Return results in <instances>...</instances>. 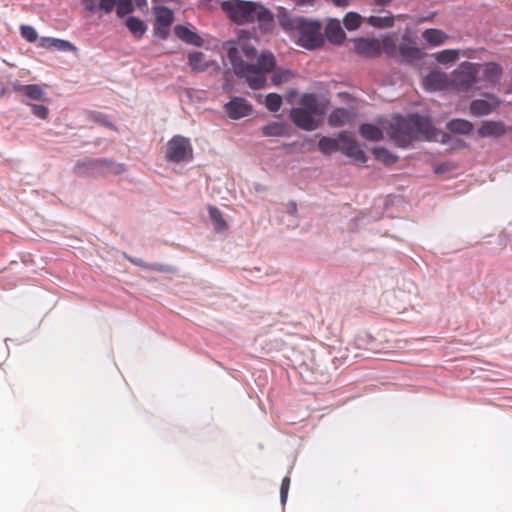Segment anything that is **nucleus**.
<instances>
[{
  "label": "nucleus",
  "mask_w": 512,
  "mask_h": 512,
  "mask_svg": "<svg viewBox=\"0 0 512 512\" xmlns=\"http://www.w3.org/2000/svg\"><path fill=\"white\" fill-rule=\"evenodd\" d=\"M251 37L252 34L250 31L240 30L238 41H228L224 44V48L227 51V56L234 73L238 77L245 78L248 85L256 90L264 87L266 75L274 69L276 60L272 53L263 52L259 56L257 64L244 62L240 56V51H242L247 59H253L256 56L255 47L243 43L244 40L250 39Z\"/></svg>",
  "instance_id": "f257e3e1"
},
{
  "label": "nucleus",
  "mask_w": 512,
  "mask_h": 512,
  "mask_svg": "<svg viewBox=\"0 0 512 512\" xmlns=\"http://www.w3.org/2000/svg\"><path fill=\"white\" fill-rule=\"evenodd\" d=\"M222 11L238 25L257 23L263 33L272 30L274 15L264 5L254 1L225 0L221 3Z\"/></svg>",
  "instance_id": "f03ea898"
},
{
  "label": "nucleus",
  "mask_w": 512,
  "mask_h": 512,
  "mask_svg": "<svg viewBox=\"0 0 512 512\" xmlns=\"http://www.w3.org/2000/svg\"><path fill=\"white\" fill-rule=\"evenodd\" d=\"M388 135L398 147H408L418 139H430L434 135L431 121L424 116L397 117L390 124Z\"/></svg>",
  "instance_id": "7ed1b4c3"
},
{
  "label": "nucleus",
  "mask_w": 512,
  "mask_h": 512,
  "mask_svg": "<svg viewBox=\"0 0 512 512\" xmlns=\"http://www.w3.org/2000/svg\"><path fill=\"white\" fill-rule=\"evenodd\" d=\"M289 27L298 32L299 44L302 47L312 50L323 45L319 21L296 17L289 21Z\"/></svg>",
  "instance_id": "20e7f679"
},
{
  "label": "nucleus",
  "mask_w": 512,
  "mask_h": 512,
  "mask_svg": "<svg viewBox=\"0 0 512 512\" xmlns=\"http://www.w3.org/2000/svg\"><path fill=\"white\" fill-rule=\"evenodd\" d=\"M165 158L173 163H185L193 160V147L189 140L181 135L173 136L166 144Z\"/></svg>",
  "instance_id": "39448f33"
},
{
  "label": "nucleus",
  "mask_w": 512,
  "mask_h": 512,
  "mask_svg": "<svg viewBox=\"0 0 512 512\" xmlns=\"http://www.w3.org/2000/svg\"><path fill=\"white\" fill-rule=\"evenodd\" d=\"M475 63L464 61L450 75V88L458 92H468L477 84Z\"/></svg>",
  "instance_id": "423d86ee"
},
{
  "label": "nucleus",
  "mask_w": 512,
  "mask_h": 512,
  "mask_svg": "<svg viewBox=\"0 0 512 512\" xmlns=\"http://www.w3.org/2000/svg\"><path fill=\"white\" fill-rule=\"evenodd\" d=\"M475 66L477 83H481L484 88H494L499 85L503 75V68L499 63H475Z\"/></svg>",
  "instance_id": "0eeeda50"
},
{
  "label": "nucleus",
  "mask_w": 512,
  "mask_h": 512,
  "mask_svg": "<svg viewBox=\"0 0 512 512\" xmlns=\"http://www.w3.org/2000/svg\"><path fill=\"white\" fill-rule=\"evenodd\" d=\"M155 21L153 25L154 35L165 40L170 34V27L174 22L173 11L165 6H155L153 8Z\"/></svg>",
  "instance_id": "6e6552de"
},
{
  "label": "nucleus",
  "mask_w": 512,
  "mask_h": 512,
  "mask_svg": "<svg viewBox=\"0 0 512 512\" xmlns=\"http://www.w3.org/2000/svg\"><path fill=\"white\" fill-rule=\"evenodd\" d=\"M501 104L500 99L490 93L485 94V99H475L470 103V113L475 117H481L491 114Z\"/></svg>",
  "instance_id": "1a4fd4ad"
},
{
  "label": "nucleus",
  "mask_w": 512,
  "mask_h": 512,
  "mask_svg": "<svg viewBox=\"0 0 512 512\" xmlns=\"http://www.w3.org/2000/svg\"><path fill=\"white\" fill-rule=\"evenodd\" d=\"M340 140V151L347 157L353 158L359 163H365L367 157L365 153L360 149L357 142L348 135L347 132L339 133Z\"/></svg>",
  "instance_id": "9d476101"
},
{
  "label": "nucleus",
  "mask_w": 512,
  "mask_h": 512,
  "mask_svg": "<svg viewBox=\"0 0 512 512\" xmlns=\"http://www.w3.org/2000/svg\"><path fill=\"white\" fill-rule=\"evenodd\" d=\"M353 43L355 52L361 56L375 58L381 54V43L376 38H356Z\"/></svg>",
  "instance_id": "9b49d317"
},
{
  "label": "nucleus",
  "mask_w": 512,
  "mask_h": 512,
  "mask_svg": "<svg viewBox=\"0 0 512 512\" xmlns=\"http://www.w3.org/2000/svg\"><path fill=\"white\" fill-rule=\"evenodd\" d=\"M423 87L430 92L442 91L450 88V76L442 71H431L423 79Z\"/></svg>",
  "instance_id": "f8f14e48"
},
{
  "label": "nucleus",
  "mask_w": 512,
  "mask_h": 512,
  "mask_svg": "<svg viewBox=\"0 0 512 512\" xmlns=\"http://www.w3.org/2000/svg\"><path fill=\"white\" fill-rule=\"evenodd\" d=\"M226 113L231 119L238 120L249 116L252 113V106L241 97H234L224 106Z\"/></svg>",
  "instance_id": "ddd939ff"
},
{
  "label": "nucleus",
  "mask_w": 512,
  "mask_h": 512,
  "mask_svg": "<svg viewBox=\"0 0 512 512\" xmlns=\"http://www.w3.org/2000/svg\"><path fill=\"white\" fill-rule=\"evenodd\" d=\"M290 117L297 127L306 131H313L319 125L316 115L305 110L302 111V109L293 108L290 112Z\"/></svg>",
  "instance_id": "4468645a"
},
{
  "label": "nucleus",
  "mask_w": 512,
  "mask_h": 512,
  "mask_svg": "<svg viewBox=\"0 0 512 512\" xmlns=\"http://www.w3.org/2000/svg\"><path fill=\"white\" fill-rule=\"evenodd\" d=\"M508 131H512V128L507 129L502 121H484L478 129V135L484 137H496L499 138L505 135Z\"/></svg>",
  "instance_id": "2eb2a0df"
},
{
  "label": "nucleus",
  "mask_w": 512,
  "mask_h": 512,
  "mask_svg": "<svg viewBox=\"0 0 512 512\" xmlns=\"http://www.w3.org/2000/svg\"><path fill=\"white\" fill-rule=\"evenodd\" d=\"M297 109L305 110L319 117L324 113V107L319 103L317 97L309 93L301 97Z\"/></svg>",
  "instance_id": "dca6fc26"
},
{
  "label": "nucleus",
  "mask_w": 512,
  "mask_h": 512,
  "mask_svg": "<svg viewBox=\"0 0 512 512\" xmlns=\"http://www.w3.org/2000/svg\"><path fill=\"white\" fill-rule=\"evenodd\" d=\"M15 92L21 93L31 100L44 101L45 92L42 87L38 84L20 85L15 84L13 86Z\"/></svg>",
  "instance_id": "f3484780"
},
{
  "label": "nucleus",
  "mask_w": 512,
  "mask_h": 512,
  "mask_svg": "<svg viewBox=\"0 0 512 512\" xmlns=\"http://www.w3.org/2000/svg\"><path fill=\"white\" fill-rule=\"evenodd\" d=\"M188 64L193 72L199 73L208 70L214 62L208 61L204 53L195 51L188 55Z\"/></svg>",
  "instance_id": "a211bd4d"
},
{
  "label": "nucleus",
  "mask_w": 512,
  "mask_h": 512,
  "mask_svg": "<svg viewBox=\"0 0 512 512\" xmlns=\"http://www.w3.org/2000/svg\"><path fill=\"white\" fill-rule=\"evenodd\" d=\"M325 35L327 39L334 44H341L346 36L340 22L336 19H332L328 22L325 28Z\"/></svg>",
  "instance_id": "6ab92c4d"
},
{
  "label": "nucleus",
  "mask_w": 512,
  "mask_h": 512,
  "mask_svg": "<svg viewBox=\"0 0 512 512\" xmlns=\"http://www.w3.org/2000/svg\"><path fill=\"white\" fill-rule=\"evenodd\" d=\"M174 33L180 40L187 44L194 46H201L203 44V39L186 26L176 25L174 27Z\"/></svg>",
  "instance_id": "aec40b11"
},
{
  "label": "nucleus",
  "mask_w": 512,
  "mask_h": 512,
  "mask_svg": "<svg viewBox=\"0 0 512 512\" xmlns=\"http://www.w3.org/2000/svg\"><path fill=\"white\" fill-rule=\"evenodd\" d=\"M353 114L345 108H336L328 117V124L331 127H341L352 121Z\"/></svg>",
  "instance_id": "412c9836"
},
{
  "label": "nucleus",
  "mask_w": 512,
  "mask_h": 512,
  "mask_svg": "<svg viewBox=\"0 0 512 512\" xmlns=\"http://www.w3.org/2000/svg\"><path fill=\"white\" fill-rule=\"evenodd\" d=\"M399 53L402 59L408 63L421 60L425 56V53L422 51V49L408 44H401L399 46Z\"/></svg>",
  "instance_id": "4be33fe9"
},
{
  "label": "nucleus",
  "mask_w": 512,
  "mask_h": 512,
  "mask_svg": "<svg viewBox=\"0 0 512 512\" xmlns=\"http://www.w3.org/2000/svg\"><path fill=\"white\" fill-rule=\"evenodd\" d=\"M423 39L431 46H440L446 42L449 35L440 29H426L422 33Z\"/></svg>",
  "instance_id": "5701e85b"
},
{
  "label": "nucleus",
  "mask_w": 512,
  "mask_h": 512,
  "mask_svg": "<svg viewBox=\"0 0 512 512\" xmlns=\"http://www.w3.org/2000/svg\"><path fill=\"white\" fill-rule=\"evenodd\" d=\"M126 27L128 30L133 34V36L137 39H140L143 37V35L147 31V26L141 19L130 16L126 19Z\"/></svg>",
  "instance_id": "b1692460"
},
{
  "label": "nucleus",
  "mask_w": 512,
  "mask_h": 512,
  "mask_svg": "<svg viewBox=\"0 0 512 512\" xmlns=\"http://www.w3.org/2000/svg\"><path fill=\"white\" fill-rule=\"evenodd\" d=\"M318 149L325 155H329L333 152H337L340 149L339 136L337 138H331L323 136L318 142Z\"/></svg>",
  "instance_id": "393cba45"
},
{
  "label": "nucleus",
  "mask_w": 512,
  "mask_h": 512,
  "mask_svg": "<svg viewBox=\"0 0 512 512\" xmlns=\"http://www.w3.org/2000/svg\"><path fill=\"white\" fill-rule=\"evenodd\" d=\"M460 56L458 49H445L433 55L434 59L442 65L455 63Z\"/></svg>",
  "instance_id": "a878e982"
},
{
  "label": "nucleus",
  "mask_w": 512,
  "mask_h": 512,
  "mask_svg": "<svg viewBox=\"0 0 512 512\" xmlns=\"http://www.w3.org/2000/svg\"><path fill=\"white\" fill-rule=\"evenodd\" d=\"M473 127V124L465 119H453L447 123V129L458 134H469Z\"/></svg>",
  "instance_id": "bb28decb"
},
{
  "label": "nucleus",
  "mask_w": 512,
  "mask_h": 512,
  "mask_svg": "<svg viewBox=\"0 0 512 512\" xmlns=\"http://www.w3.org/2000/svg\"><path fill=\"white\" fill-rule=\"evenodd\" d=\"M386 16H369L366 18V22L374 28H391L394 26V17L390 12H387Z\"/></svg>",
  "instance_id": "cd10ccee"
},
{
  "label": "nucleus",
  "mask_w": 512,
  "mask_h": 512,
  "mask_svg": "<svg viewBox=\"0 0 512 512\" xmlns=\"http://www.w3.org/2000/svg\"><path fill=\"white\" fill-rule=\"evenodd\" d=\"M359 132L362 137L370 141H379L383 138L382 130L372 124H362Z\"/></svg>",
  "instance_id": "c85d7f7f"
},
{
  "label": "nucleus",
  "mask_w": 512,
  "mask_h": 512,
  "mask_svg": "<svg viewBox=\"0 0 512 512\" xmlns=\"http://www.w3.org/2000/svg\"><path fill=\"white\" fill-rule=\"evenodd\" d=\"M287 134V127L280 122H272L262 128V135L265 137H281Z\"/></svg>",
  "instance_id": "c756f323"
},
{
  "label": "nucleus",
  "mask_w": 512,
  "mask_h": 512,
  "mask_svg": "<svg viewBox=\"0 0 512 512\" xmlns=\"http://www.w3.org/2000/svg\"><path fill=\"white\" fill-rule=\"evenodd\" d=\"M209 216L216 231H224L227 229V223L218 208L210 206Z\"/></svg>",
  "instance_id": "7c9ffc66"
},
{
  "label": "nucleus",
  "mask_w": 512,
  "mask_h": 512,
  "mask_svg": "<svg viewBox=\"0 0 512 512\" xmlns=\"http://www.w3.org/2000/svg\"><path fill=\"white\" fill-rule=\"evenodd\" d=\"M108 161L106 160H87V161H78L74 167V173L78 176H83L85 174V169L96 168L98 165H107Z\"/></svg>",
  "instance_id": "2f4dec72"
},
{
  "label": "nucleus",
  "mask_w": 512,
  "mask_h": 512,
  "mask_svg": "<svg viewBox=\"0 0 512 512\" xmlns=\"http://www.w3.org/2000/svg\"><path fill=\"white\" fill-rule=\"evenodd\" d=\"M373 155L375 158L386 165H392L396 163L398 157L389 152L386 148L377 147L373 149Z\"/></svg>",
  "instance_id": "473e14b6"
},
{
  "label": "nucleus",
  "mask_w": 512,
  "mask_h": 512,
  "mask_svg": "<svg viewBox=\"0 0 512 512\" xmlns=\"http://www.w3.org/2000/svg\"><path fill=\"white\" fill-rule=\"evenodd\" d=\"M361 20L362 17L358 13L349 12L345 15L343 23L347 30L354 31L360 27Z\"/></svg>",
  "instance_id": "72a5a7b5"
},
{
  "label": "nucleus",
  "mask_w": 512,
  "mask_h": 512,
  "mask_svg": "<svg viewBox=\"0 0 512 512\" xmlns=\"http://www.w3.org/2000/svg\"><path fill=\"white\" fill-rule=\"evenodd\" d=\"M294 77V74L287 69H278L272 76V82L274 85H281L289 82Z\"/></svg>",
  "instance_id": "f704fd0d"
},
{
  "label": "nucleus",
  "mask_w": 512,
  "mask_h": 512,
  "mask_svg": "<svg viewBox=\"0 0 512 512\" xmlns=\"http://www.w3.org/2000/svg\"><path fill=\"white\" fill-rule=\"evenodd\" d=\"M116 14L122 18L133 12L134 6L131 0H116Z\"/></svg>",
  "instance_id": "c9c22d12"
},
{
  "label": "nucleus",
  "mask_w": 512,
  "mask_h": 512,
  "mask_svg": "<svg viewBox=\"0 0 512 512\" xmlns=\"http://www.w3.org/2000/svg\"><path fill=\"white\" fill-rule=\"evenodd\" d=\"M265 105L271 112H277L282 105V97L276 93H269L266 96Z\"/></svg>",
  "instance_id": "e433bc0d"
},
{
  "label": "nucleus",
  "mask_w": 512,
  "mask_h": 512,
  "mask_svg": "<svg viewBox=\"0 0 512 512\" xmlns=\"http://www.w3.org/2000/svg\"><path fill=\"white\" fill-rule=\"evenodd\" d=\"M381 43V53H385L386 55L392 57L396 54L397 47L395 41L390 36H385L380 41Z\"/></svg>",
  "instance_id": "4c0bfd02"
},
{
  "label": "nucleus",
  "mask_w": 512,
  "mask_h": 512,
  "mask_svg": "<svg viewBox=\"0 0 512 512\" xmlns=\"http://www.w3.org/2000/svg\"><path fill=\"white\" fill-rule=\"evenodd\" d=\"M20 34L25 40H27L30 43L35 42L38 38L36 30L29 25H22L20 27Z\"/></svg>",
  "instance_id": "58836bf2"
},
{
  "label": "nucleus",
  "mask_w": 512,
  "mask_h": 512,
  "mask_svg": "<svg viewBox=\"0 0 512 512\" xmlns=\"http://www.w3.org/2000/svg\"><path fill=\"white\" fill-rule=\"evenodd\" d=\"M52 48L60 51H74L76 49L75 46L69 41L56 38L52 39Z\"/></svg>",
  "instance_id": "ea45409f"
},
{
  "label": "nucleus",
  "mask_w": 512,
  "mask_h": 512,
  "mask_svg": "<svg viewBox=\"0 0 512 512\" xmlns=\"http://www.w3.org/2000/svg\"><path fill=\"white\" fill-rule=\"evenodd\" d=\"M32 111H33V114L40 118V119H46L48 117V114H49V110L46 106L44 105H32Z\"/></svg>",
  "instance_id": "a19ab883"
},
{
  "label": "nucleus",
  "mask_w": 512,
  "mask_h": 512,
  "mask_svg": "<svg viewBox=\"0 0 512 512\" xmlns=\"http://www.w3.org/2000/svg\"><path fill=\"white\" fill-rule=\"evenodd\" d=\"M290 487V478L284 477L281 482V488H280V496H281V502L284 504L287 500V495Z\"/></svg>",
  "instance_id": "79ce46f5"
},
{
  "label": "nucleus",
  "mask_w": 512,
  "mask_h": 512,
  "mask_svg": "<svg viewBox=\"0 0 512 512\" xmlns=\"http://www.w3.org/2000/svg\"><path fill=\"white\" fill-rule=\"evenodd\" d=\"M116 4V0H100L99 8L103 10L106 14H109L113 11Z\"/></svg>",
  "instance_id": "37998d69"
},
{
  "label": "nucleus",
  "mask_w": 512,
  "mask_h": 512,
  "mask_svg": "<svg viewBox=\"0 0 512 512\" xmlns=\"http://www.w3.org/2000/svg\"><path fill=\"white\" fill-rule=\"evenodd\" d=\"M82 5L89 12H95L97 10V5L95 0H81Z\"/></svg>",
  "instance_id": "c03bdc74"
},
{
  "label": "nucleus",
  "mask_w": 512,
  "mask_h": 512,
  "mask_svg": "<svg viewBox=\"0 0 512 512\" xmlns=\"http://www.w3.org/2000/svg\"><path fill=\"white\" fill-rule=\"evenodd\" d=\"M95 120L104 126L113 127L112 123L106 115L99 114L95 117Z\"/></svg>",
  "instance_id": "a18cd8bd"
},
{
  "label": "nucleus",
  "mask_w": 512,
  "mask_h": 512,
  "mask_svg": "<svg viewBox=\"0 0 512 512\" xmlns=\"http://www.w3.org/2000/svg\"><path fill=\"white\" fill-rule=\"evenodd\" d=\"M130 262H132L133 264H135L136 266H139V267H144V268H151V269H154V270H159L161 271L162 269L160 267H149L148 265H146L141 259H137V258H129Z\"/></svg>",
  "instance_id": "49530a36"
},
{
  "label": "nucleus",
  "mask_w": 512,
  "mask_h": 512,
  "mask_svg": "<svg viewBox=\"0 0 512 512\" xmlns=\"http://www.w3.org/2000/svg\"><path fill=\"white\" fill-rule=\"evenodd\" d=\"M52 39L53 38H50V37L41 38L40 46L43 48H46V49H51L52 48Z\"/></svg>",
  "instance_id": "de8ad7c7"
},
{
  "label": "nucleus",
  "mask_w": 512,
  "mask_h": 512,
  "mask_svg": "<svg viewBox=\"0 0 512 512\" xmlns=\"http://www.w3.org/2000/svg\"><path fill=\"white\" fill-rule=\"evenodd\" d=\"M295 6L314 5L315 0H292Z\"/></svg>",
  "instance_id": "09e8293b"
},
{
  "label": "nucleus",
  "mask_w": 512,
  "mask_h": 512,
  "mask_svg": "<svg viewBox=\"0 0 512 512\" xmlns=\"http://www.w3.org/2000/svg\"><path fill=\"white\" fill-rule=\"evenodd\" d=\"M335 6L338 7H347L350 3V0H330Z\"/></svg>",
  "instance_id": "8fccbe9b"
},
{
  "label": "nucleus",
  "mask_w": 512,
  "mask_h": 512,
  "mask_svg": "<svg viewBox=\"0 0 512 512\" xmlns=\"http://www.w3.org/2000/svg\"><path fill=\"white\" fill-rule=\"evenodd\" d=\"M393 0H374V4L377 6H386L390 4Z\"/></svg>",
  "instance_id": "3c124183"
}]
</instances>
